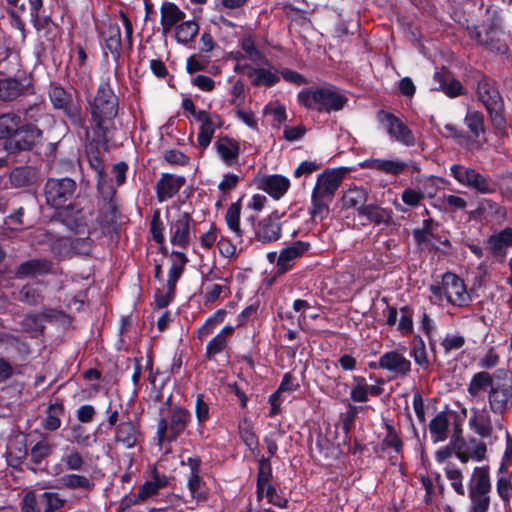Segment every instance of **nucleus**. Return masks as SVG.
<instances>
[{"label":"nucleus","mask_w":512,"mask_h":512,"mask_svg":"<svg viewBox=\"0 0 512 512\" xmlns=\"http://www.w3.org/2000/svg\"><path fill=\"white\" fill-rule=\"evenodd\" d=\"M87 109L95 132L106 137L114 126L119 109V99L111 87L109 76L101 80L94 98L88 102Z\"/></svg>","instance_id":"1"},{"label":"nucleus","mask_w":512,"mask_h":512,"mask_svg":"<svg viewBox=\"0 0 512 512\" xmlns=\"http://www.w3.org/2000/svg\"><path fill=\"white\" fill-rule=\"evenodd\" d=\"M297 98L304 107L326 113L343 109L348 101L338 88L329 84L304 89L298 93Z\"/></svg>","instance_id":"2"},{"label":"nucleus","mask_w":512,"mask_h":512,"mask_svg":"<svg viewBox=\"0 0 512 512\" xmlns=\"http://www.w3.org/2000/svg\"><path fill=\"white\" fill-rule=\"evenodd\" d=\"M191 421V413L179 405L169 409L167 418L161 417L157 422L156 436L158 445L171 443L185 431Z\"/></svg>","instance_id":"3"},{"label":"nucleus","mask_w":512,"mask_h":512,"mask_svg":"<svg viewBox=\"0 0 512 512\" xmlns=\"http://www.w3.org/2000/svg\"><path fill=\"white\" fill-rule=\"evenodd\" d=\"M491 482L487 467L474 468L469 482L470 512H487Z\"/></svg>","instance_id":"4"},{"label":"nucleus","mask_w":512,"mask_h":512,"mask_svg":"<svg viewBox=\"0 0 512 512\" xmlns=\"http://www.w3.org/2000/svg\"><path fill=\"white\" fill-rule=\"evenodd\" d=\"M49 97L55 109L62 110L75 128H82L88 133L86 120L81 105L72 93L65 91L60 86H52L49 90Z\"/></svg>","instance_id":"5"},{"label":"nucleus","mask_w":512,"mask_h":512,"mask_svg":"<svg viewBox=\"0 0 512 512\" xmlns=\"http://www.w3.org/2000/svg\"><path fill=\"white\" fill-rule=\"evenodd\" d=\"M434 296H445L447 302L454 306L463 307L468 305L470 296L466 290L464 282L453 273H445L440 284L430 287Z\"/></svg>","instance_id":"6"},{"label":"nucleus","mask_w":512,"mask_h":512,"mask_svg":"<svg viewBox=\"0 0 512 512\" xmlns=\"http://www.w3.org/2000/svg\"><path fill=\"white\" fill-rule=\"evenodd\" d=\"M468 33L471 39L492 53L505 54L508 51L505 32L494 23L483 25L480 29L468 28Z\"/></svg>","instance_id":"7"},{"label":"nucleus","mask_w":512,"mask_h":512,"mask_svg":"<svg viewBox=\"0 0 512 512\" xmlns=\"http://www.w3.org/2000/svg\"><path fill=\"white\" fill-rule=\"evenodd\" d=\"M195 222L188 212L178 211L169 220V241L181 249H186L195 236Z\"/></svg>","instance_id":"8"},{"label":"nucleus","mask_w":512,"mask_h":512,"mask_svg":"<svg viewBox=\"0 0 512 512\" xmlns=\"http://www.w3.org/2000/svg\"><path fill=\"white\" fill-rule=\"evenodd\" d=\"M101 43L109 51L115 61H118L122 52V38L120 24L116 19L105 16L96 23Z\"/></svg>","instance_id":"9"},{"label":"nucleus","mask_w":512,"mask_h":512,"mask_svg":"<svg viewBox=\"0 0 512 512\" xmlns=\"http://www.w3.org/2000/svg\"><path fill=\"white\" fill-rule=\"evenodd\" d=\"M450 173L459 184L472 188L479 193L491 194L495 191V185L488 177L473 168L454 164L450 167Z\"/></svg>","instance_id":"10"},{"label":"nucleus","mask_w":512,"mask_h":512,"mask_svg":"<svg viewBox=\"0 0 512 512\" xmlns=\"http://www.w3.org/2000/svg\"><path fill=\"white\" fill-rule=\"evenodd\" d=\"M76 190V182L69 178H49L45 184L44 194L49 205L62 207L70 200Z\"/></svg>","instance_id":"11"},{"label":"nucleus","mask_w":512,"mask_h":512,"mask_svg":"<svg viewBox=\"0 0 512 512\" xmlns=\"http://www.w3.org/2000/svg\"><path fill=\"white\" fill-rule=\"evenodd\" d=\"M377 119L391 138L408 147L415 145L416 140L412 131L394 114L381 110L377 114Z\"/></svg>","instance_id":"12"},{"label":"nucleus","mask_w":512,"mask_h":512,"mask_svg":"<svg viewBox=\"0 0 512 512\" xmlns=\"http://www.w3.org/2000/svg\"><path fill=\"white\" fill-rule=\"evenodd\" d=\"M197 121L200 122L197 143L201 149H206L211 143L215 130L221 127L223 122L219 115L210 114L205 110L197 113Z\"/></svg>","instance_id":"13"},{"label":"nucleus","mask_w":512,"mask_h":512,"mask_svg":"<svg viewBox=\"0 0 512 512\" xmlns=\"http://www.w3.org/2000/svg\"><path fill=\"white\" fill-rule=\"evenodd\" d=\"M412 363L402 353L389 351L379 357L377 367L395 376H406L411 371Z\"/></svg>","instance_id":"14"},{"label":"nucleus","mask_w":512,"mask_h":512,"mask_svg":"<svg viewBox=\"0 0 512 512\" xmlns=\"http://www.w3.org/2000/svg\"><path fill=\"white\" fill-rule=\"evenodd\" d=\"M257 188L279 200L290 188V180L281 174L264 175L255 181Z\"/></svg>","instance_id":"15"},{"label":"nucleus","mask_w":512,"mask_h":512,"mask_svg":"<svg viewBox=\"0 0 512 512\" xmlns=\"http://www.w3.org/2000/svg\"><path fill=\"white\" fill-rule=\"evenodd\" d=\"M310 249V243L296 241L284 248L277 259V267L281 273L288 271L293 263Z\"/></svg>","instance_id":"16"},{"label":"nucleus","mask_w":512,"mask_h":512,"mask_svg":"<svg viewBox=\"0 0 512 512\" xmlns=\"http://www.w3.org/2000/svg\"><path fill=\"white\" fill-rule=\"evenodd\" d=\"M160 25L162 28V34L167 35L180 24L186 17L184 11H182L175 3L165 1L160 7Z\"/></svg>","instance_id":"17"},{"label":"nucleus","mask_w":512,"mask_h":512,"mask_svg":"<svg viewBox=\"0 0 512 512\" xmlns=\"http://www.w3.org/2000/svg\"><path fill=\"white\" fill-rule=\"evenodd\" d=\"M360 167L397 176L405 171L407 164L400 159L371 158L361 162Z\"/></svg>","instance_id":"18"},{"label":"nucleus","mask_w":512,"mask_h":512,"mask_svg":"<svg viewBox=\"0 0 512 512\" xmlns=\"http://www.w3.org/2000/svg\"><path fill=\"white\" fill-rule=\"evenodd\" d=\"M42 132L36 126L28 124L19 125L11 144L18 150H30L41 138Z\"/></svg>","instance_id":"19"},{"label":"nucleus","mask_w":512,"mask_h":512,"mask_svg":"<svg viewBox=\"0 0 512 512\" xmlns=\"http://www.w3.org/2000/svg\"><path fill=\"white\" fill-rule=\"evenodd\" d=\"M255 237L262 243L275 242L281 237V225L276 216L270 215L259 221Z\"/></svg>","instance_id":"20"},{"label":"nucleus","mask_w":512,"mask_h":512,"mask_svg":"<svg viewBox=\"0 0 512 512\" xmlns=\"http://www.w3.org/2000/svg\"><path fill=\"white\" fill-rule=\"evenodd\" d=\"M185 179L181 176L163 174L156 184V195L159 202L172 198L184 185Z\"/></svg>","instance_id":"21"},{"label":"nucleus","mask_w":512,"mask_h":512,"mask_svg":"<svg viewBox=\"0 0 512 512\" xmlns=\"http://www.w3.org/2000/svg\"><path fill=\"white\" fill-rule=\"evenodd\" d=\"M477 95L489 114H492L493 111L501 110L502 104L499 92L493 87L492 83L488 79L483 78L478 82Z\"/></svg>","instance_id":"22"},{"label":"nucleus","mask_w":512,"mask_h":512,"mask_svg":"<svg viewBox=\"0 0 512 512\" xmlns=\"http://www.w3.org/2000/svg\"><path fill=\"white\" fill-rule=\"evenodd\" d=\"M88 162L90 167L95 171L97 175V187L100 193L106 196H112L115 190L107 183L106 175L104 172L103 159L100 156V152L97 148L90 149L87 152Z\"/></svg>","instance_id":"23"},{"label":"nucleus","mask_w":512,"mask_h":512,"mask_svg":"<svg viewBox=\"0 0 512 512\" xmlns=\"http://www.w3.org/2000/svg\"><path fill=\"white\" fill-rule=\"evenodd\" d=\"M343 178V173L337 170H325L318 175L314 190L334 198Z\"/></svg>","instance_id":"24"},{"label":"nucleus","mask_w":512,"mask_h":512,"mask_svg":"<svg viewBox=\"0 0 512 512\" xmlns=\"http://www.w3.org/2000/svg\"><path fill=\"white\" fill-rule=\"evenodd\" d=\"M138 438V428L130 419L122 420L115 428V441L120 443L126 449L135 447L138 442Z\"/></svg>","instance_id":"25"},{"label":"nucleus","mask_w":512,"mask_h":512,"mask_svg":"<svg viewBox=\"0 0 512 512\" xmlns=\"http://www.w3.org/2000/svg\"><path fill=\"white\" fill-rule=\"evenodd\" d=\"M52 263L47 259H31L19 265L15 272V277L24 279L27 277H36L51 272Z\"/></svg>","instance_id":"26"},{"label":"nucleus","mask_w":512,"mask_h":512,"mask_svg":"<svg viewBox=\"0 0 512 512\" xmlns=\"http://www.w3.org/2000/svg\"><path fill=\"white\" fill-rule=\"evenodd\" d=\"M368 199V191L362 186H350L342 195V207L344 209H353L360 213Z\"/></svg>","instance_id":"27"},{"label":"nucleus","mask_w":512,"mask_h":512,"mask_svg":"<svg viewBox=\"0 0 512 512\" xmlns=\"http://www.w3.org/2000/svg\"><path fill=\"white\" fill-rule=\"evenodd\" d=\"M217 154L227 165L234 164L240 155L239 143L227 136L219 137L214 144Z\"/></svg>","instance_id":"28"},{"label":"nucleus","mask_w":512,"mask_h":512,"mask_svg":"<svg viewBox=\"0 0 512 512\" xmlns=\"http://www.w3.org/2000/svg\"><path fill=\"white\" fill-rule=\"evenodd\" d=\"M488 249L495 257H504L507 249L512 246V228L506 227L503 230L492 234L488 239Z\"/></svg>","instance_id":"29"},{"label":"nucleus","mask_w":512,"mask_h":512,"mask_svg":"<svg viewBox=\"0 0 512 512\" xmlns=\"http://www.w3.org/2000/svg\"><path fill=\"white\" fill-rule=\"evenodd\" d=\"M247 76L251 79L254 86H273L279 82L280 77L277 70L269 66L268 68L247 66Z\"/></svg>","instance_id":"30"},{"label":"nucleus","mask_w":512,"mask_h":512,"mask_svg":"<svg viewBox=\"0 0 512 512\" xmlns=\"http://www.w3.org/2000/svg\"><path fill=\"white\" fill-rule=\"evenodd\" d=\"M472 416L469 419L471 429L481 437H488L492 432L490 416L486 409H472Z\"/></svg>","instance_id":"31"},{"label":"nucleus","mask_w":512,"mask_h":512,"mask_svg":"<svg viewBox=\"0 0 512 512\" xmlns=\"http://www.w3.org/2000/svg\"><path fill=\"white\" fill-rule=\"evenodd\" d=\"M510 396V387H491L488 396L491 410L495 413L504 412L507 408Z\"/></svg>","instance_id":"32"},{"label":"nucleus","mask_w":512,"mask_h":512,"mask_svg":"<svg viewBox=\"0 0 512 512\" xmlns=\"http://www.w3.org/2000/svg\"><path fill=\"white\" fill-rule=\"evenodd\" d=\"M449 417L446 412L438 413L429 424V430L433 442H443L447 439Z\"/></svg>","instance_id":"33"},{"label":"nucleus","mask_w":512,"mask_h":512,"mask_svg":"<svg viewBox=\"0 0 512 512\" xmlns=\"http://www.w3.org/2000/svg\"><path fill=\"white\" fill-rule=\"evenodd\" d=\"M234 332V327L231 325L224 326L220 332L214 336L206 346V355L208 358H213L215 355L221 353L227 345V338Z\"/></svg>","instance_id":"34"},{"label":"nucleus","mask_w":512,"mask_h":512,"mask_svg":"<svg viewBox=\"0 0 512 512\" xmlns=\"http://www.w3.org/2000/svg\"><path fill=\"white\" fill-rule=\"evenodd\" d=\"M358 215L366 217L367 220L376 225L388 224L392 219L390 210L381 208L375 204L366 205L360 210Z\"/></svg>","instance_id":"35"},{"label":"nucleus","mask_w":512,"mask_h":512,"mask_svg":"<svg viewBox=\"0 0 512 512\" xmlns=\"http://www.w3.org/2000/svg\"><path fill=\"white\" fill-rule=\"evenodd\" d=\"M175 38L178 43L187 45L194 40L199 31V25L194 20H183L175 28Z\"/></svg>","instance_id":"36"},{"label":"nucleus","mask_w":512,"mask_h":512,"mask_svg":"<svg viewBox=\"0 0 512 512\" xmlns=\"http://www.w3.org/2000/svg\"><path fill=\"white\" fill-rule=\"evenodd\" d=\"M272 476L271 473V465L269 458H262L259 461V469L257 475V485H256V494L257 499L261 501L264 498L265 487L271 485L270 478Z\"/></svg>","instance_id":"37"},{"label":"nucleus","mask_w":512,"mask_h":512,"mask_svg":"<svg viewBox=\"0 0 512 512\" xmlns=\"http://www.w3.org/2000/svg\"><path fill=\"white\" fill-rule=\"evenodd\" d=\"M36 178V171L32 167H17L10 174L11 183L18 188L31 185Z\"/></svg>","instance_id":"38"},{"label":"nucleus","mask_w":512,"mask_h":512,"mask_svg":"<svg viewBox=\"0 0 512 512\" xmlns=\"http://www.w3.org/2000/svg\"><path fill=\"white\" fill-rule=\"evenodd\" d=\"M187 487L192 499L197 503L205 502L207 500L208 493L205 487V482L202 480L200 474H188Z\"/></svg>","instance_id":"39"},{"label":"nucleus","mask_w":512,"mask_h":512,"mask_svg":"<svg viewBox=\"0 0 512 512\" xmlns=\"http://www.w3.org/2000/svg\"><path fill=\"white\" fill-rule=\"evenodd\" d=\"M493 379L488 372L481 371L474 374L468 385V393L472 397L478 396L485 391L488 387L492 386Z\"/></svg>","instance_id":"40"},{"label":"nucleus","mask_w":512,"mask_h":512,"mask_svg":"<svg viewBox=\"0 0 512 512\" xmlns=\"http://www.w3.org/2000/svg\"><path fill=\"white\" fill-rule=\"evenodd\" d=\"M333 198L322 194L313 189L311 194V209L310 214L313 218L320 217L323 218L324 214H327L329 211V205L332 202Z\"/></svg>","instance_id":"41"},{"label":"nucleus","mask_w":512,"mask_h":512,"mask_svg":"<svg viewBox=\"0 0 512 512\" xmlns=\"http://www.w3.org/2000/svg\"><path fill=\"white\" fill-rule=\"evenodd\" d=\"M21 124V118L20 116L13 114V113H7L0 116V139H6L11 138L13 139V136L17 129L19 128V125Z\"/></svg>","instance_id":"42"},{"label":"nucleus","mask_w":512,"mask_h":512,"mask_svg":"<svg viewBox=\"0 0 512 512\" xmlns=\"http://www.w3.org/2000/svg\"><path fill=\"white\" fill-rule=\"evenodd\" d=\"M23 86L15 79L0 80V100L13 101L22 93Z\"/></svg>","instance_id":"43"},{"label":"nucleus","mask_w":512,"mask_h":512,"mask_svg":"<svg viewBox=\"0 0 512 512\" xmlns=\"http://www.w3.org/2000/svg\"><path fill=\"white\" fill-rule=\"evenodd\" d=\"M240 214L241 204L240 201H237L228 207L225 215V221L228 228L239 238L243 235V231L240 228Z\"/></svg>","instance_id":"44"},{"label":"nucleus","mask_w":512,"mask_h":512,"mask_svg":"<svg viewBox=\"0 0 512 512\" xmlns=\"http://www.w3.org/2000/svg\"><path fill=\"white\" fill-rule=\"evenodd\" d=\"M410 356L415 363L423 369L429 368V360L426 351V345L421 337H415L412 341Z\"/></svg>","instance_id":"45"},{"label":"nucleus","mask_w":512,"mask_h":512,"mask_svg":"<svg viewBox=\"0 0 512 512\" xmlns=\"http://www.w3.org/2000/svg\"><path fill=\"white\" fill-rule=\"evenodd\" d=\"M446 478L449 480L453 490L460 496L465 495V488L463 485L462 472L452 463H447L444 467Z\"/></svg>","instance_id":"46"},{"label":"nucleus","mask_w":512,"mask_h":512,"mask_svg":"<svg viewBox=\"0 0 512 512\" xmlns=\"http://www.w3.org/2000/svg\"><path fill=\"white\" fill-rule=\"evenodd\" d=\"M44 325L40 315L29 314L21 321V329L32 337H37L43 331Z\"/></svg>","instance_id":"47"},{"label":"nucleus","mask_w":512,"mask_h":512,"mask_svg":"<svg viewBox=\"0 0 512 512\" xmlns=\"http://www.w3.org/2000/svg\"><path fill=\"white\" fill-rule=\"evenodd\" d=\"M40 500L42 501L44 512H55L65 504V500L55 492L40 493Z\"/></svg>","instance_id":"48"},{"label":"nucleus","mask_w":512,"mask_h":512,"mask_svg":"<svg viewBox=\"0 0 512 512\" xmlns=\"http://www.w3.org/2000/svg\"><path fill=\"white\" fill-rule=\"evenodd\" d=\"M62 413V406L59 404L49 405L47 415L43 420V427L49 431L57 430L61 425L59 415Z\"/></svg>","instance_id":"49"},{"label":"nucleus","mask_w":512,"mask_h":512,"mask_svg":"<svg viewBox=\"0 0 512 512\" xmlns=\"http://www.w3.org/2000/svg\"><path fill=\"white\" fill-rule=\"evenodd\" d=\"M21 512H44L40 493L35 491L27 492L21 502Z\"/></svg>","instance_id":"50"},{"label":"nucleus","mask_w":512,"mask_h":512,"mask_svg":"<svg viewBox=\"0 0 512 512\" xmlns=\"http://www.w3.org/2000/svg\"><path fill=\"white\" fill-rule=\"evenodd\" d=\"M62 482L67 488L71 489H84L90 491L93 489L94 484L87 477L78 474H68L62 477Z\"/></svg>","instance_id":"51"},{"label":"nucleus","mask_w":512,"mask_h":512,"mask_svg":"<svg viewBox=\"0 0 512 512\" xmlns=\"http://www.w3.org/2000/svg\"><path fill=\"white\" fill-rule=\"evenodd\" d=\"M72 441L82 447H91L96 442V437L89 434L81 425L71 427Z\"/></svg>","instance_id":"52"},{"label":"nucleus","mask_w":512,"mask_h":512,"mask_svg":"<svg viewBox=\"0 0 512 512\" xmlns=\"http://www.w3.org/2000/svg\"><path fill=\"white\" fill-rule=\"evenodd\" d=\"M388 448L393 449L396 453H401L403 443L395 429L391 425L386 424V435L382 440V449Z\"/></svg>","instance_id":"53"},{"label":"nucleus","mask_w":512,"mask_h":512,"mask_svg":"<svg viewBox=\"0 0 512 512\" xmlns=\"http://www.w3.org/2000/svg\"><path fill=\"white\" fill-rule=\"evenodd\" d=\"M150 232L153 240L159 244H165V235H164V224L160 217V212L156 210L152 216L150 223Z\"/></svg>","instance_id":"54"},{"label":"nucleus","mask_w":512,"mask_h":512,"mask_svg":"<svg viewBox=\"0 0 512 512\" xmlns=\"http://www.w3.org/2000/svg\"><path fill=\"white\" fill-rule=\"evenodd\" d=\"M498 479L496 483V490L499 497L503 500L505 504L509 503L510 500V491H512V471L510 475V479H508L505 474L506 473H498Z\"/></svg>","instance_id":"55"},{"label":"nucleus","mask_w":512,"mask_h":512,"mask_svg":"<svg viewBox=\"0 0 512 512\" xmlns=\"http://www.w3.org/2000/svg\"><path fill=\"white\" fill-rule=\"evenodd\" d=\"M465 124L471 133L478 137L483 132V115L478 111H468L465 117Z\"/></svg>","instance_id":"56"},{"label":"nucleus","mask_w":512,"mask_h":512,"mask_svg":"<svg viewBox=\"0 0 512 512\" xmlns=\"http://www.w3.org/2000/svg\"><path fill=\"white\" fill-rule=\"evenodd\" d=\"M93 241L89 236L86 237H74L70 240L71 250L79 255L87 256L92 251Z\"/></svg>","instance_id":"57"},{"label":"nucleus","mask_w":512,"mask_h":512,"mask_svg":"<svg viewBox=\"0 0 512 512\" xmlns=\"http://www.w3.org/2000/svg\"><path fill=\"white\" fill-rule=\"evenodd\" d=\"M356 384L353 386L350 392V397L355 402H366L368 400L367 394V382L364 377H354Z\"/></svg>","instance_id":"58"},{"label":"nucleus","mask_w":512,"mask_h":512,"mask_svg":"<svg viewBox=\"0 0 512 512\" xmlns=\"http://www.w3.org/2000/svg\"><path fill=\"white\" fill-rule=\"evenodd\" d=\"M52 452V446L47 441L37 442L31 449L30 456L31 460L35 464H40L43 459L50 455Z\"/></svg>","instance_id":"59"},{"label":"nucleus","mask_w":512,"mask_h":512,"mask_svg":"<svg viewBox=\"0 0 512 512\" xmlns=\"http://www.w3.org/2000/svg\"><path fill=\"white\" fill-rule=\"evenodd\" d=\"M19 300L28 305H38L42 302V296L35 287L25 285L19 292Z\"/></svg>","instance_id":"60"},{"label":"nucleus","mask_w":512,"mask_h":512,"mask_svg":"<svg viewBox=\"0 0 512 512\" xmlns=\"http://www.w3.org/2000/svg\"><path fill=\"white\" fill-rule=\"evenodd\" d=\"M464 344L465 338L460 334H446L441 342L445 354H449L451 351L462 348Z\"/></svg>","instance_id":"61"},{"label":"nucleus","mask_w":512,"mask_h":512,"mask_svg":"<svg viewBox=\"0 0 512 512\" xmlns=\"http://www.w3.org/2000/svg\"><path fill=\"white\" fill-rule=\"evenodd\" d=\"M297 389H299V383L297 382L296 378L292 374L286 373L283 376L282 381L275 393L279 394L280 396H285V393L291 394Z\"/></svg>","instance_id":"62"},{"label":"nucleus","mask_w":512,"mask_h":512,"mask_svg":"<svg viewBox=\"0 0 512 512\" xmlns=\"http://www.w3.org/2000/svg\"><path fill=\"white\" fill-rule=\"evenodd\" d=\"M433 233V220L431 218L425 219L422 223V228L413 231V237L417 244L421 245L427 242L428 237Z\"/></svg>","instance_id":"63"},{"label":"nucleus","mask_w":512,"mask_h":512,"mask_svg":"<svg viewBox=\"0 0 512 512\" xmlns=\"http://www.w3.org/2000/svg\"><path fill=\"white\" fill-rule=\"evenodd\" d=\"M401 317L398 322L397 329L402 334H409L413 331V320H412V314L409 311L408 307H402L400 309Z\"/></svg>","instance_id":"64"}]
</instances>
